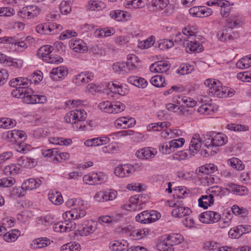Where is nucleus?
I'll use <instances>...</instances> for the list:
<instances>
[{
	"mask_svg": "<svg viewBox=\"0 0 251 251\" xmlns=\"http://www.w3.org/2000/svg\"><path fill=\"white\" fill-rule=\"evenodd\" d=\"M53 50V48L51 46L45 45L41 47L37 51V55L39 57H42L43 59L49 57L50 54Z\"/></svg>",
	"mask_w": 251,
	"mask_h": 251,
	"instance_id": "cd10ccee",
	"label": "nucleus"
},
{
	"mask_svg": "<svg viewBox=\"0 0 251 251\" xmlns=\"http://www.w3.org/2000/svg\"><path fill=\"white\" fill-rule=\"evenodd\" d=\"M50 25V34H55L58 33L60 31L62 30L63 27L61 25L56 23H49Z\"/></svg>",
	"mask_w": 251,
	"mask_h": 251,
	"instance_id": "338daca9",
	"label": "nucleus"
},
{
	"mask_svg": "<svg viewBox=\"0 0 251 251\" xmlns=\"http://www.w3.org/2000/svg\"><path fill=\"white\" fill-rule=\"evenodd\" d=\"M225 191L232 193L239 196H243L248 194V190L246 187L238 185L233 183H228L225 184Z\"/></svg>",
	"mask_w": 251,
	"mask_h": 251,
	"instance_id": "9d476101",
	"label": "nucleus"
},
{
	"mask_svg": "<svg viewBox=\"0 0 251 251\" xmlns=\"http://www.w3.org/2000/svg\"><path fill=\"white\" fill-rule=\"evenodd\" d=\"M18 165L22 168H32L37 164V160L34 158H20L18 160Z\"/></svg>",
	"mask_w": 251,
	"mask_h": 251,
	"instance_id": "4be33fe9",
	"label": "nucleus"
},
{
	"mask_svg": "<svg viewBox=\"0 0 251 251\" xmlns=\"http://www.w3.org/2000/svg\"><path fill=\"white\" fill-rule=\"evenodd\" d=\"M34 244L37 245V247H34V248H42L47 246L50 244V241L49 239L46 238L45 239L42 238L41 239H38L34 241Z\"/></svg>",
	"mask_w": 251,
	"mask_h": 251,
	"instance_id": "680f3d73",
	"label": "nucleus"
},
{
	"mask_svg": "<svg viewBox=\"0 0 251 251\" xmlns=\"http://www.w3.org/2000/svg\"><path fill=\"white\" fill-rule=\"evenodd\" d=\"M213 202L214 199L213 197L210 194L202 196L201 198L199 199V206L204 209L207 208L208 206H210L211 204H212Z\"/></svg>",
	"mask_w": 251,
	"mask_h": 251,
	"instance_id": "bb28decb",
	"label": "nucleus"
},
{
	"mask_svg": "<svg viewBox=\"0 0 251 251\" xmlns=\"http://www.w3.org/2000/svg\"><path fill=\"white\" fill-rule=\"evenodd\" d=\"M115 125L117 128H126L128 126L127 125L126 117H123L117 119L115 121Z\"/></svg>",
	"mask_w": 251,
	"mask_h": 251,
	"instance_id": "e2e57ef3",
	"label": "nucleus"
},
{
	"mask_svg": "<svg viewBox=\"0 0 251 251\" xmlns=\"http://www.w3.org/2000/svg\"><path fill=\"white\" fill-rule=\"evenodd\" d=\"M128 82L138 87L145 88L148 82L144 78L137 76H130L128 78Z\"/></svg>",
	"mask_w": 251,
	"mask_h": 251,
	"instance_id": "b1692460",
	"label": "nucleus"
},
{
	"mask_svg": "<svg viewBox=\"0 0 251 251\" xmlns=\"http://www.w3.org/2000/svg\"><path fill=\"white\" fill-rule=\"evenodd\" d=\"M127 243L126 241H115L110 244V248L112 251H122L126 249L127 247Z\"/></svg>",
	"mask_w": 251,
	"mask_h": 251,
	"instance_id": "f704fd0d",
	"label": "nucleus"
},
{
	"mask_svg": "<svg viewBox=\"0 0 251 251\" xmlns=\"http://www.w3.org/2000/svg\"><path fill=\"white\" fill-rule=\"evenodd\" d=\"M15 182V179L11 177H3L0 179V187H10L13 185Z\"/></svg>",
	"mask_w": 251,
	"mask_h": 251,
	"instance_id": "13d9d810",
	"label": "nucleus"
},
{
	"mask_svg": "<svg viewBox=\"0 0 251 251\" xmlns=\"http://www.w3.org/2000/svg\"><path fill=\"white\" fill-rule=\"evenodd\" d=\"M33 90L31 93L25 94L22 100L27 104L44 103L47 101V97L44 95H33Z\"/></svg>",
	"mask_w": 251,
	"mask_h": 251,
	"instance_id": "9b49d317",
	"label": "nucleus"
},
{
	"mask_svg": "<svg viewBox=\"0 0 251 251\" xmlns=\"http://www.w3.org/2000/svg\"><path fill=\"white\" fill-rule=\"evenodd\" d=\"M185 142V139L180 138L178 139L172 140L169 143V146L171 151H174L175 148L182 147Z\"/></svg>",
	"mask_w": 251,
	"mask_h": 251,
	"instance_id": "603ef678",
	"label": "nucleus"
},
{
	"mask_svg": "<svg viewBox=\"0 0 251 251\" xmlns=\"http://www.w3.org/2000/svg\"><path fill=\"white\" fill-rule=\"evenodd\" d=\"M28 82L26 77H18L11 79L9 82L10 86L16 88L12 91V96L23 100L26 93L28 94L31 91V89L27 87Z\"/></svg>",
	"mask_w": 251,
	"mask_h": 251,
	"instance_id": "f257e3e1",
	"label": "nucleus"
},
{
	"mask_svg": "<svg viewBox=\"0 0 251 251\" xmlns=\"http://www.w3.org/2000/svg\"><path fill=\"white\" fill-rule=\"evenodd\" d=\"M17 124L15 120L8 118H0V127L3 128H11L16 126Z\"/></svg>",
	"mask_w": 251,
	"mask_h": 251,
	"instance_id": "473e14b6",
	"label": "nucleus"
},
{
	"mask_svg": "<svg viewBox=\"0 0 251 251\" xmlns=\"http://www.w3.org/2000/svg\"><path fill=\"white\" fill-rule=\"evenodd\" d=\"M13 47L14 51L18 50L23 51L27 48V45L24 41H19L14 38V42H13Z\"/></svg>",
	"mask_w": 251,
	"mask_h": 251,
	"instance_id": "3c124183",
	"label": "nucleus"
},
{
	"mask_svg": "<svg viewBox=\"0 0 251 251\" xmlns=\"http://www.w3.org/2000/svg\"><path fill=\"white\" fill-rule=\"evenodd\" d=\"M86 116V112L83 109H76L68 112L64 120L66 123L73 125L78 119H85Z\"/></svg>",
	"mask_w": 251,
	"mask_h": 251,
	"instance_id": "6e6552de",
	"label": "nucleus"
},
{
	"mask_svg": "<svg viewBox=\"0 0 251 251\" xmlns=\"http://www.w3.org/2000/svg\"><path fill=\"white\" fill-rule=\"evenodd\" d=\"M194 69L193 65L184 63L181 64L179 67L177 72L181 75H184L191 73Z\"/></svg>",
	"mask_w": 251,
	"mask_h": 251,
	"instance_id": "79ce46f5",
	"label": "nucleus"
},
{
	"mask_svg": "<svg viewBox=\"0 0 251 251\" xmlns=\"http://www.w3.org/2000/svg\"><path fill=\"white\" fill-rule=\"evenodd\" d=\"M228 141L227 137L222 133H215L212 138V141H208L207 143L211 144L215 147H220L225 145Z\"/></svg>",
	"mask_w": 251,
	"mask_h": 251,
	"instance_id": "a211bd4d",
	"label": "nucleus"
},
{
	"mask_svg": "<svg viewBox=\"0 0 251 251\" xmlns=\"http://www.w3.org/2000/svg\"><path fill=\"white\" fill-rule=\"evenodd\" d=\"M174 45L172 40L168 39L160 40L158 43V47L161 50H165L173 47Z\"/></svg>",
	"mask_w": 251,
	"mask_h": 251,
	"instance_id": "49530a36",
	"label": "nucleus"
},
{
	"mask_svg": "<svg viewBox=\"0 0 251 251\" xmlns=\"http://www.w3.org/2000/svg\"><path fill=\"white\" fill-rule=\"evenodd\" d=\"M70 48L76 52H84L87 50L85 43L81 39H72L69 43Z\"/></svg>",
	"mask_w": 251,
	"mask_h": 251,
	"instance_id": "dca6fc26",
	"label": "nucleus"
},
{
	"mask_svg": "<svg viewBox=\"0 0 251 251\" xmlns=\"http://www.w3.org/2000/svg\"><path fill=\"white\" fill-rule=\"evenodd\" d=\"M127 62L125 63L126 67L129 70H134L137 68L138 57L133 54H128L127 56Z\"/></svg>",
	"mask_w": 251,
	"mask_h": 251,
	"instance_id": "a878e982",
	"label": "nucleus"
},
{
	"mask_svg": "<svg viewBox=\"0 0 251 251\" xmlns=\"http://www.w3.org/2000/svg\"><path fill=\"white\" fill-rule=\"evenodd\" d=\"M150 81L153 85L157 87H164L166 84L165 78L161 75L152 77Z\"/></svg>",
	"mask_w": 251,
	"mask_h": 251,
	"instance_id": "4c0bfd02",
	"label": "nucleus"
},
{
	"mask_svg": "<svg viewBox=\"0 0 251 251\" xmlns=\"http://www.w3.org/2000/svg\"><path fill=\"white\" fill-rule=\"evenodd\" d=\"M217 170V167L214 164H206L200 167L196 170V173L199 175L200 173L209 174L215 172Z\"/></svg>",
	"mask_w": 251,
	"mask_h": 251,
	"instance_id": "393cba45",
	"label": "nucleus"
},
{
	"mask_svg": "<svg viewBox=\"0 0 251 251\" xmlns=\"http://www.w3.org/2000/svg\"><path fill=\"white\" fill-rule=\"evenodd\" d=\"M176 103L183 107L193 108L196 106L197 101L189 97L181 96L178 97Z\"/></svg>",
	"mask_w": 251,
	"mask_h": 251,
	"instance_id": "aec40b11",
	"label": "nucleus"
},
{
	"mask_svg": "<svg viewBox=\"0 0 251 251\" xmlns=\"http://www.w3.org/2000/svg\"><path fill=\"white\" fill-rule=\"evenodd\" d=\"M49 198L50 201L55 205L60 204L63 201L61 194L56 191H53L51 193H50Z\"/></svg>",
	"mask_w": 251,
	"mask_h": 251,
	"instance_id": "c756f323",
	"label": "nucleus"
},
{
	"mask_svg": "<svg viewBox=\"0 0 251 251\" xmlns=\"http://www.w3.org/2000/svg\"><path fill=\"white\" fill-rule=\"evenodd\" d=\"M237 78L244 82H251V71L239 73L237 75Z\"/></svg>",
	"mask_w": 251,
	"mask_h": 251,
	"instance_id": "052dcab7",
	"label": "nucleus"
},
{
	"mask_svg": "<svg viewBox=\"0 0 251 251\" xmlns=\"http://www.w3.org/2000/svg\"><path fill=\"white\" fill-rule=\"evenodd\" d=\"M80 245L75 242H70L61 247L63 251H79Z\"/></svg>",
	"mask_w": 251,
	"mask_h": 251,
	"instance_id": "37998d69",
	"label": "nucleus"
},
{
	"mask_svg": "<svg viewBox=\"0 0 251 251\" xmlns=\"http://www.w3.org/2000/svg\"><path fill=\"white\" fill-rule=\"evenodd\" d=\"M154 43V37L152 36L149 37L146 40L140 42L138 47L142 49H148L152 46Z\"/></svg>",
	"mask_w": 251,
	"mask_h": 251,
	"instance_id": "09e8293b",
	"label": "nucleus"
},
{
	"mask_svg": "<svg viewBox=\"0 0 251 251\" xmlns=\"http://www.w3.org/2000/svg\"><path fill=\"white\" fill-rule=\"evenodd\" d=\"M206 149L201 150V155H203V157H207L208 156H213L215 155L217 152L219 151V149L215 147V146L210 145L206 146Z\"/></svg>",
	"mask_w": 251,
	"mask_h": 251,
	"instance_id": "58836bf2",
	"label": "nucleus"
},
{
	"mask_svg": "<svg viewBox=\"0 0 251 251\" xmlns=\"http://www.w3.org/2000/svg\"><path fill=\"white\" fill-rule=\"evenodd\" d=\"M40 9L35 5H29L23 7L18 12L20 17L29 19L37 17L40 13Z\"/></svg>",
	"mask_w": 251,
	"mask_h": 251,
	"instance_id": "0eeeda50",
	"label": "nucleus"
},
{
	"mask_svg": "<svg viewBox=\"0 0 251 251\" xmlns=\"http://www.w3.org/2000/svg\"><path fill=\"white\" fill-rule=\"evenodd\" d=\"M191 210L187 207H176L172 211V215L173 217L182 218L189 215L191 213Z\"/></svg>",
	"mask_w": 251,
	"mask_h": 251,
	"instance_id": "5701e85b",
	"label": "nucleus"
},
{
	"mask_svg": "<svg viewBox=\"0 0 251 251\" xmlns=\"http://www.w3.org/2000/svg\"><path fill=\"white\" fill-rule=\"evenodd\" d=\"M112 68L116 73L124 74L126 72V64L124 62H116L113 64Z\"/></svg>",
	"mask_w": 251,
	"mask_h": 251,
	"instance_id": "4d7b16f0",
	"label": "nucleus"
},
{
	"mask_svg": "<svg viewBox=\"0 0 251 251\" xmlns=\"http://www.w3.org/2000/svg\"><path fill=\"white\" fill-rule=\"evenodd\" d=\"M183 241V236L178 233L168 235L166 238L160 241L157 246L160 251H174L173 246L181 243Z\"/></svg>",
	"mask_w": 251,
	"mask_h": 251,
	"instance_id": "f03ea898",
	"label": "nucleus"
},
{
	"mask_svg": "<svg viewBox=\"0 0 251 251\" xmlns=\"http://www.w3.org/2000/svg\"><path fill=\"white\" fill-rule=\"evenodd\" d=\"M77 36V33L73 30H66L63 32L60 35V39L61 40H65L67 38H70L72 37H76Z\"/></svg>",
	"mask_w": 251,
	"mask_h": 251,
	"instance_id": "774afa93",
	"label": "nucleus"
},
{
	"mask_svg": "<svg viewBox=\"0 0 251 251\" xmlns=\"http://www.w3.org/2000/svg\"><path fill=\"white\" fill-rule=\"evenodd\" d=\"M20 232L19 230H11L9 232L4 233L3 238L6 242H14L20 236Z\"/></svg>",
	"mask_w": 251,
	"mask_h": 251,
	"instance_id": "7c9ffc66",
	"label": "nucleus"
},
{
	"mask_svg": "<svg viewBox=\"0 0 251 251\" xmlns=\"http://www.w3.org/2000/svg\"><path fill=\"white\" fill-rule=\"evenodd\" d=\"M108 87L109 88V89L113 93L118 94L119 95L122 96L125 94V92H124L123 90L122 86L121 85H120L118 83H109Z\"/></svg>",
	"mask_w": 251,
	"mask_h": 251,
	"instance_id": "c03bdc74",
	"label": "nucleus"
},
{
	"mask_svg": "<svg viewBox=\"0 0 251 251\" xmlns=\"http://www.w3.org/2000/svg\"><path fill=\"white\" fill-rule=\"evenodd\" d=\"M149 212L148 211H144L138 214L136 217V221L143 224L150 223V217Z\"/></svg>",
	"mask_w": 251,
	"mask_h": 251,
	"instance_id": "a19ab883",
	"label": "nucleus"
},
{
	"mask_svg": "<svg viewBox=\"0 0 251 251\" xmlns=\"http://www.w3.org/2000/svg\"><path fill=\"white\" fill-rule=\"evenodd\" d=\"M238 68L244 69L251 66V55L246 56L239 61L236 64Z\"/></svg>",
	"mask_w": 251,
	"mask_h": 251,
	"instance_id": "2f4dec72",
	"label": "nucleus"
},
{
	"mask_svg": "<svg viewBox=\"0 0 251 251\" xmlns=\"http://www.w3.org/2000/svg\"><path fill=\"white\" fill-rule=\"evenodd\" d=\"M157 153L155 149L151 147H145L137 151L135 153L136 157H151Z\"/></svg>",
	"mask_w": 251,
	"mask_h": 251,
	"instance_id": "412c9836",
	"label": "nucleus"
},
{
	"mask_svg": "<svg viewBox=\"0 0 251 251\" xmlns=\"http://www.w3.org/2000/svg\"><path fill=\"white\" fill-rule=\"evenodd\" d=\"M88 8L91 10H100L105 7V4L102 1L90 0L88 2Z\"/></svg>",
	"mask_w": 251,
	"mask_h": 251,
	"instance_id": "c9c22d12",
	"label": "nucleus"
},
{
	"mask_svg": "<svg viewBox=\"0 0 251 251\" xmlns=\"http://www.w3.org/2000/svg\"><path fill=\"white\" fill-rule=\"evenodd\" d=\"M232 212L236 215H239L241 217H245L248 214V211L247 209L239 207L236 205H234L231 208Z\"/></svg>",
	"mask_w": 251,
	"mask_h": 251,
	"instance_id": "5fc2aeb1",
	"label": "nucleus"
},
{
	"mask_svg": "<svg viewBox=\"0 0 251 251\" xmlns=\"http://www.w3.org/2000/svg\"><path fill=\"white\" fill-rule=\"evenodd\" d=\"M228 163L234 169L242 171L245 168V165L238 158H231L228 160Z\"/></svg>",
	"mask_w": 251,
	"mask_h": 251,
	"instance_id": "72a5a7b5",
	"label": "nucleus"
},
{
	"mask_svg": "<svg viewBox=\"0 0 251 251\" xmlns=\"http://www.w3.org/2000/svg\"><path fill=\"white\" fill-rule=\"evenodd\" d=\"M96 224L94 222L88 223L78 226V229L75 231V234L80 236H87L94 232L96 229Z\"/></svg>",
	"mask_w": 251,
	"mask_h": 251,
	"instance_id": "4468645a",
	"label": "nucleus"
},
{
	"mask_svg": "<svg viewBox=\"0 0 251 251\" xmlns=\"http://www.w3.org/2000/svg\"><path fill=\"white\" fill-rule=\"evenodd\" d=\"M68 154L66 152H60L54 149H50L42 152L43 157H63Z\"/></svg>",
	"mask_w": 251,
	"mask_h": 251,
	"instance_id": "e433bc0d",
	"label": "nucleus"
},
{
	"mask_svg": "<svg viewBox=\"0 0 251 251\" xmlns=\"http://www.w3.org/2000/svg\"><path fill=\"white\" fill-rule=\"evenodd\" d=\"M227 31L228 30L225 28L222 30L219 31L217 34L218 38L222 41L232 40L233 37L231 35H229L227 33Z\"/></svg>",
	"mask_w": 251,
	"mask_h": 251,
	"instance_id": "6e6d98bb",
	"label": "nucleus"
},
{
	"mask_svg": "<svg viewBox=\"0 0 251 251\" xmlns=\"http://www.w3.org/2000/svg\"><path fill=\"white\" fill-rule=\"evenodd\" d=\"M60 10L62 14L66 15L71 11V7L68 1H62L60 5Z\"/></svg>",
	"mask_w": 251,
	"mask_h": 251,
	"instance_id": "69168bd1",
	"label": "nucleus"
},
{
	"mask_svg": "<svg viewBox=\"0 0 251 251\" xmlns=\"http://www.w3.org/2000/svg\"><path fill=\"white\" fill-rule=\"evenodd\" d=\"M84 120L85 119L77 120L75 123L73 125L74 128L76 130H81L83 131L90 129L91 127L86 126L85 122L84 121Z\"/></svg>",
	"mask_w": 251,
	"mask_h": 251,
	"instance_id": "8fccbe9b",
	"label": "nucleus"
},
{
	"mask_svg": "<svg viewBox=\"0 0 251 251\" xmlns=\"http://www.w3.org/2000/svg\"><path fill=\"white\" fill-rule=\"evenodd\" d=\"M44 60L49 63L59 64L62 63L63 61V59L60 56H53V55H50L49 56V57L44 59Z\"/></svg>",
	"mask_w": 251,
	"mask_h": 251,
	"instance_id": "0e129e2a",
	"label": "nucleus"
},
{
	"mask_svg": "<svg viewBox=\"0 0 251 251\" xmlns=\"http://www.w3.org/2000/svg\"><path fill=\"white\" fill-rule=\"evenodd\" d=\"M207 194H210L214 198V196H226V195L225 188L218 186L211 187L206 191Z\"/></svg>",
	"mask_w": 251,
	"mask_h": 251,
	"instance_id": "c85d7f7f",
	"label": "nucleus"
},
{
	"mask_svg": "<svg viewBox=\"0 0 251 251\" xmlns=\"http://www.w3.org/2000/svg\"><path fill=\"white\" fill-rule=\"evenodd\" d=\"M142 197L140 195H135L131 197L129 199L128 203L124 205L125 208L127 210L136 211L141 209V205L143 203L142 200Z\"/></svg>",
	"mask_w": 251,
	"mask_h": 251,
	"instance_id": "ddd939ff",
	"label": "nucleus"
},
{
	"mask_svg": "<svg viewBox=\"0 0 251 251\" xmlns=\"http://www.w3.org/2000/svg\"><path fill=\"white\" fill-rule=\"evenodd\" d=\"M68 74V68L63 66L54 68L50 73V76L53 81L62 80Z\"/></svg>",
	"mask_w": 251,
	"mask_h": 251,
	"instance_id": "f8f14e48",
	"label": "nucleus"
},
{
	"mask_svg": "<svg viewBox=\"0 0 251 251\" xmlns=\"http://www.w3.org/2000/svg\"><path fill=\"white\" fill-rule=\"evenodd\" d=\"M204 84L208 88L207 91L209 96L218 98L226 97V90L227 88L221 86L220 81H216L215 79L209 78L204 81Z\"/></svg>",
	"mask_w": 251,
	"mask_h": 251,
	"instance_id": "7ed1b4c3",
	"label": "nucleus"
},
{
	"mask_svg": "<svg viewBox=\"0 0 251 251\" xmlns=\"http://www.w3.org/2000/svg\"><path fill=\"white\" fill-rule=\"evenodd\" d=\"M201 146V140L199 134H195L193 136L189 145V150L181 151L178 157H187L188 155L195 156L199 151Z\"/></svg>",
	"mask_w": 251,
	"mask_h": 251,
	"instance_id": "20e7f679",
	"label": "nucleus"
},
{
	"mask_svg": "<svg viewBox=\"0 0 251 251\" xmlns=\"http://www.w3.org/2000/svg\"><path fill=\"white\" fill-rule=\"evenodd\" d=\"M49 29L50 28L49 23L40 24L36 27L37 32L42 34H50Z\"/></svg>",
	"mask_w": 251,
	"mask_h": 251,
	"instance_id": "864d4df0",
	"label": "nucleus"
},
{
	"mask_svg": "<svg viewBox=\"0 0 251 251\" xmlns=\"http://www.w3.org/2000/svg\"><path fill=\"white\" fill-rule=\"evenodd\" d=\"M226 127L228 129L235 131H247L249 129V126L247 125L236 124H228L226 126Z\"/></svg>",
	"mask_w": 251,
	"mask_h": 251,
	"instance_id": "de8ad7c7",
	"label": "nucleus"
},
{
	"mask_svg": "<svg viewBox=\"0 0 251 251\" xmlns=\"http://www.w3.org/2000/svg\"><path fill=\"white\" fill-rule=\"evenodd\" d=\"M26 78L29 81L27 83V87H29V86L33 83L40 82L42 80L43 76L41 72L39 71L38 72H34L32 75Z\"/></svg>",
	"mask_w": 251,
	"mask_h": 251,
	"instance_id": "ea45409f",
	"label": "nucleus"
},
{
	"mask_svg": "<svg viewBox=\"0 0 251 251\" xmlns=\"http://www.w3.org/2000/svg\"><path fill=\"white\" fill-rule=\"evenodd\" d=\"M99 109L106 113H117L121 112L125 109V105L120 101H104L98 105Z\"/></svg>",
	"mask_w": 251,
	"mask_h": 251,
	"instance_id": "39448f33",
	"label": "nucleus"
},
{
	"mask_svg": "<svg viewBox=\"0 0 251 251\" xmlns=\"http://www.w3.org/2000/svg\"><path fill=\"white\" fill-rule=\"evenodd\" d=\"M170 68V63L166 61H159L152 64L150 70L153 73H163L166 72Z\"/></svg>",
	"mask_w": 251,
	"mask_h": 251,
	"instance_id": "2eb2a0df",
	"label": "nucleus"
},
{
	"mask_svg": "<svg viewBox=\"0 0 251 251\" xmlns=\"http://www.w3.org/2000/svg\"><path fill=\"white\" fill-rule=\"evenodd\" d=\"M242 17L238 15H232L226 20L225 28L231 31L233 28L240 26L242 24Z\"/></svg>",
	"mask_w": 251,
	"mask_h": 251,
	"instance_id": "f3484780",
	"label": "nucleus"
},
{
	"mask_svg": "<svg viewBox=\"0 0 251 251\" xmlns=\"http://www.w3.org/2000/svg\"><path fill=\"white\" fill-rule=\"evenodd\" d=\"M41 183V180L30 178L23 183L21 188L25 190H32L39 187Z\"/></svg>",
	"mask_w": 251,
	"mask_h": 251,
	"instance_id": "6ab92c4d",
	"label": "nucleus"
},
{
	"mask_svg": "<svg viewBox=\"0 0 251 251\" xmlns=\"http://www.w3.org/2000/svg\"><path fill=\"white\" fill-rule=\"evenodd\" d=\"M169 0H152L151 8L153 11H161L166 8L164 13L166 15H170L173 13L174 10V6L169 4Z\"/></svg>",
	"mask_w": 251,
	"mask_h": 251,
	"instance_id": "423d86ee",
	"label": "nucleus"
},
{
	"mask_svg": "<svg viewBox=\"0 0 251 251\" xmlns=\"http://www.w3.org/2000/svg\"><path fill=\"white\" fill-rule=\"evenodd\" d=\"M182 33L184 35L192 38L198 33V28L195 26L188 25L183 28Z\"/></svg>",
	"mask_w": 251,
	"mask_h": 251,
	"instance_id": "a18cd8bd",
	"label": "nucleus"
},
{
	"mask_svg": "<svg viewBox=\"0 0 251 251\" xmlns=\"http://www.w3.org/2000/svg\"><path fill=\"white\" fill-rule=\"evenodd\" d=\"M184 46L186 47V51L190 53H199L203 50L202 45L198 42L193 37H188V39L184 43Z\"/></svg>",
	"mask_w": 251,
	"mask_h": 251,
	"instance_id": "1a4fd4ad",
	"label": "nucleus"
},
{
	"mask_svg": "<svg viewBox=\"0 0 251 251\" xmlns=\"http://www.w3.org/2000/svg\"><path fill=\"white\" fill-rule=\"evenodd\" d=\"M21 166L18 165V162L17 164H12L10 166H7L5 168L4 171L5 173L9 172L10 174L15 175L19 173Z\"/></svg>",
	"mask_w": 251,
	"mask_h": 251,
	"instance_id": "bf43d9fd",
	"label": "nucleus"
}]
</instances>
